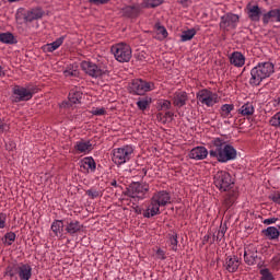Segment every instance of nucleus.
I'll return each instance as SVG.
<instances>
[{
  "label": "nucleus",
  "mask_w": 280,
  "mask_h": 280,
  "mask_svg": "<svg viewBox=\"0 0 280 280\" xmlns=\"http://www.w3.org/2000/svg\"><path fill=\"white\" fill-rule=\"evenodd\" d=\"M209 154L211 159H217L219 163H229L237 159V150L224 138H213L209 143Z\"/></svg>",
  "instance_id": "1"
},
{
  "label": "nucleus",
  "mask_w": 280,
  "mask_h": 280,
  "mask_svg": "<svg viewBox=\"0 0 280 280\" xmlns=\"http://www.w3.org/2000/svg\"><path fill=\"white\" fill-rule=\"evenodd\" d=\"M172 203V195L167 190L155 191L143 211V218H154L161 215V208Z\"/></svg>",
  "instance_id": "2"
},
{
  "label": "nucleus",
  "mask_w": 280,
  "mask_h": 280,
  "mask_svg": "<svg viewBox=\"0 0 280 280\" xmlns=\"http://www.w3.org/2000/svg\"><path fill=\"white\" fill-rule=\"evenodd\" d=\"M275 73V65L270 61L259 62L250 70L249 84L259 86L266 78H270Z\"/></svg>",
  "instance_id": "3"
},
{
  "label": "nucleus",
  "mask_w": 280,
  "mask_h": 280,
  "mask_svg": "<svg viewBox=\"0 0 280 280\" xmlns=\"http://www.w3.org/2000/svg\"><path fill=\"white\" fill-rule=\"evenodd\" d=\"M34 95H36V88L30 85H14L11 100L13 103L19 104V102H30Z\"/></svg>",
  "instance_id": "4"
},
{
  "label": "nucleus",
  "mask_w": 280,
  "mask_h": 280,
  "mask_svg": "<svg viewBox=\"0 0 280 280\" xmlns=\"http://www.w3.org/2000/svg\"><path fill=\"white\" fill-rule=\"evenodd\" d=\"M110 51L117 62H130V59L132 58V48L126 43L113 45Z\"/></svg>",
  "instance_id": "5"
},
{
  "label": "nucleus",
  "mask_w": 280,
  "mask_h": 280,
  "mask_svg": "<svg viewBox=\"0 0 280 280\" xmlns=\"http://www.w3.org/2000/svg\"><path fill=\"white\" fill-rule=\"evenodd\" d=\"M81 69L84 71V73H86V75H90V78L97 79L108 75V68L102 65H97L93 61H82Z\"/></svg>",
  "instance_id": "6"
},
{
  "label": "nucleus",
  "mask_w": 280,
  "mask_h": 280,
  "mask_svg": "<svg viewBox=\"0 0 280 280\" xmlns=\"http://www.w3.org/2000/svg\"><path fill=\"white\" fill-rule=\"evenodd\" d=\"M148 194H150V184L145 182L132 183L127 190V196L137 200H145Z\"/></svg>",
  "instance_id": "7"
},
{
  "label": "nucleus",
  "mask_w": 280,
  "mask_h": 280,
  "mask_svg": "<svg viewBox=\"0 0 280 280\" xmlns=\"http://www.w3.org/2000/svg\"><path fill=\"white\" fill-rule=\"evenodd\" d=\"M133 152L135 148L129 144L121 148H116L113 150L112 161L115 163V165H125V163H128V161L132 159Z\"/></svg>",
  "instance_id": "8"
},
{
  "label": "nucleus",
  "mask_w": 280,
  "mask_h": 280,
  "mask_svg": "<svg viewBox=\"0 0 280 280\" xmlns=\"http://www.w3.org/2000/svg\"><path fill=\"white\" fill-rule=\"evenodd\" d=\"M213 183L220 191H229L233 187L234 182L231 174L226 171H219L214 174Z\"/></svg>",
  "instance_id": "9"
},
{
  "label": "nucleus",
  "mask_w": 280,
  "mask_h": 280,
  "mask_svg": "<svg viewBox=\"0 0 280 280\" xmlns=\"http://www.w3.org/2000/svg\"><path fill=\"white\" fill-rule=\"evenodd\" d=\"M155 86L153 82H148L142 79H135L130 85V92L133 95H145L149 91H154Z\"/></svg>",
  "instance_id": "10"
},
{
  "label": "nucleus",
  "mask_w": 280,
  "mask_h": 280,
  "mask_svg": "<svg viewBox=\"0 0 280 280\" xmlns=\"http://www.w3.org/2000/svg\"><path fill=\"white\" fill-rule=\"evenodd\" d=\"M197 101L200 102V104L203 106H215V104H218V94L203 89L197 93Z\"/></svg>",
  "instance_id": "11"
},
{
  "label": "nucleus",
  "mask_w": 280,
  "mask_h": 280,
  "mask_svg": "<svg viewBox=\"0 0 280 280\" xmlns=\"http://www.w3.org/2000/svg\"><path fill=\"white\" fill-rule=\"evenodd\" d=\"M237 23H240V15L226 13L221 16L220 28L224 32H229L230 30H235Z\"/></svg>",
  "instance_id": "12"
},
{
  "label": "nucleus",
  "mask_w": 280,
  "mask_h": 280,
  "mask_svg": "<svg viewBox=\"0 0 280 280\" xmlns=\"http://www.w3.org/2000/svg\"><path fill=\"white\" fill-rule=\"evenodd\" d=\"M77 154H90L93 152V143L91 140L81 139L74 143Z\"/></svg>",
  "instance_id": "13"
},
{
  "label": "nucleus",
  "mask_w": 280,
  "mask_h": 280,
  "mask_svg": "<svg viewBox=\"0 0 280 280\" xmlns=\"http://www.w3.org/2000/svg\"><path fill=\"white\" fill-rule=\"evenodd\" d=\"M242 261L237 256H228L223 262V268L228 272H237Z\"/></svg>",
  "instance_id": "14"
},
{
  "label": "nucleus",
  "mask_w": 280,
  "mask_h": 280,
  "mask_svg": "<svg viewBox=\"0 0 280 280\" xmlns=\"http://www.w3.org/2000/svg\"><path fill=\"white\" fill-rule=\"evenodd\" d=\"M45 15V11L42 8H33L24 13L25 23H32V21H38V19H43Z\"/></svg>",
  "instance_id": "15"
},
{
  "label": "nucleus",
  "mask_w": 280,
  "mask_h": 280,
  "mask_svg": "<svg viewBox=\"0 0 280 280\" xmlns=\"http://www.w3.org/2000/svg\"><path fill=\"white\" fill-rule=\"evenodd\" d=\"M188 156L194 161H205L209 156V151L205 147H196L190 150Z\"/></svg>",
  "instance_id": "16"
},
{
  "label": "nucleus",
  "mask_w": 280,
  "mask_h": 280,
  "mask_svg": "<svg viewBox=\"0 0 280 280\" xmlns=\"http://www.w3.org/2000/svg\"><path fill=\"white\" fill-rule=\"evenodd\" d=\"M246 11H247L248 19L254 21V23H259L261 19V9L259 8V5L248 3L246 5Z\"/></svg>",
  "instance_id": "17"
},
{
  "label": "nucleus",
  "mask_w": 280,
  "mask_h": 280,
  "mask_svg": "<svg viewBox=\"0 0 280 280\" xmlns=\"http://www.w3.org/2000/svg\"><path fill=\"white\" fill-rule=\"evenodd\" d=\"M79 165L82 170V172H86L88 174L91 172H95L97 164L95 163V160L92 156L83 158Z\"/></svg>",
  "instance_id": "18"
},
{
  "label": "nucleus",
  "mask_w": 280,
  "mask_h": 280,
  "mask_svg": "<svg viewBox=\"0 0 280 280\" xmlns=\"http://www.w3.org/2000/svg\"><path fill=\"white\" fill-rule=\"evenodd\" d=\"M188 100H189V96H187V92L177 91L174 93L173 104L177 108H183V106H185L187 104Z\"/></svg>",
  "instance_id": "19"
},
{
  "label": "nucleus",
  "mask_w": 280,
  "mask_h": 280,
  "mask_svg": "<svg viewBox=\"0 0 280 280\" xmlns=\"http://www.w3.org/2000/svg\"><path fill=\"white\" fill-rule=\"evenodd\" d=\"M141 14V5L133 4L128 5L122 9V16H127V19H137Z\"/></svg>",
  "instance_id": "20"
},
{
  "label": "nucleus",
  "mask_w": 280,
  "mask_h": 280,
  "mask_svg": "<svg viewBox=\"0 0 280 280\" xmlns=\"http://www.w3.org/2000/svg\"><path fill=\"white\" fill-rule=\"evenodd\" d=\"M230 62L234 67H244V65H246V57H244L240 51H234L230 56Z\"/></svg>",
  "instance_id": "21"
},
{
  "label": "nucleus",
  "mask_w": 280,
  "mask_h": 280,
  "mask_svg": "<svg viewBox=\"0 0 280 280\" xmlns=\"http://www.w3.org/2000/svg\"><path fill=\"white\" fill-rule=\"evenodd\" d=\"M18 275L20 280H31L32 279V266L21 265L18 267Z\"/></svg>",
  "instance_id": "22"
},
{
  "label": "nucleus",
  "mask_w": 280,
  "mask_h": 280,
  "mask_svg": "<svg viewBox=\"0 0 280 280\" xmlns=\"http://www.w3.org/2000/svg\"><path fill=\"white\" fill-rule=\"evenodd\" d=\"M270 19H276V21L280 23V9H273L265 13L262 15V23L268 25V23H270Z\"/></svg>",
  "instance_id": "23"
},
{
  "label": "nucleus",
  "mask_w": 280,
  "mask_h": 280,
  "mask_svg": "<svg viewBox=\"0 0 280 280\" xmlns=\"http://www.w3.org/2000/svg\"><path fill=\"white\" fill-rule=\"evenodd\" d=\"M233 110H235V105L233 104H223L220 108V115L222 119H231L233 117Z\"/></svg>",
  "instance_id": "24"
},
{
  "label": "nucleus",
  "mask_w": 280,
  "mask_h": 280,
  "mask_svg": "<svg viewBox=\"0 0 280 280\" xmlns=\"http://www.w3.org/2000/svg\"><path fill=\"white\" fill-rule=\"evenodd\" d=\"M82 231V225L80 221L72 220L66 226V232L68 235H75V233H80Z\"/></svg>",
  "instance_id": "25"
},
{
  "label": "nucleus",
  "mask_w": 280,
  "mask_h": 280,
  "mask_svg": "<svg viewBox=\"0 0 280 280\" xmlns=\"http://www.w3.org/2000/svg\"><path fill=\"white\" fill-rule=\"evenodd\" d=\"M262 235L267 237V240H279L280 231L276 226H268L267 229L261 231Z\"/></svg>",
  "instance_id": "26"
},
{
  "label": "nucleus",
  "mask_w": 280,
  "mask_h": 280,
  "mask_svg": "<svg viewBox=\"0 0 280 280\" xmlns=\"http://www.w3.org/2000/svg\"><path fill=\"white\" fill-rule=\"evenodd\" d=\"M257 252H253L250 249H245L244 252V261L247 266H255L257 264Z\"/></svg>",
  "instance_id": "27"
},
{
  "label": "nucleus",
  "mask_w": 280,
  "mask_h": 280,
  "mask_svg": "<svg viewBox=\"0 0 280 280\" xmlns=\"http://www.w3.org/2000/svg\"><path fill=\"white\" fill-rule=\"evenodd\" d=\"M65 36H61L59 38H57L55 42L50 43V44H46L44 46V51H48L49 54H51L52 51H56V49H58L62 43H65Z\"/></svg>",
  "instance_id": "28"
},
{
  "label": "nucleus",
  "mask_w": 280,
  "mask_h": 280,
  "mask_svg": "<svg viewBox=\"0 0 280 280\" xmlns=\"http://www.w3.org/2000/svg\"><path fill=\"white\" fill-rule=\"evenodd\" d=\"M68 98L71 104H80V101L82 100V93L80 90H78V88L72 89L69 92Z\"/></svg>",
  "instance_id": "29"
},
{
  "label": "nucleus",
  "mask_w": 280,
  "mask_h": 280,
  "mask_svg": "<svg viewBox=\"0 0 280 280\" xmlns=\"http://www.w3.org/2000/svg\"><path fill=\"white\" fill-rule=\"evenodd\" d=\"M50 229L56 237H59V235H62V229H65V223L62 222V220H55L51 223Z\"/></svg>",
  "instance_id": "30"
},
{
  "label": "nucleus",
  "mask_w": 280,
  "mask_h": 280,
  "mask_svg": "<svg viewBox=\"0 0 280 280\" xmlns=\"http://www.w3.org/2000/svg\"><path fill=\"white\" fill-rule=\"evenodd\" d=\"M240 115H243V117H248L255 113V106H253V103H245L240 109Z\"/></svg>",
  "instance_id": "31"
},
{
  "label": "nucleus",
  "mask_w": 280,
  "mask_h": 280,
  "mask_svg": "<svg viewBox=\"0 0 280 280\" xmlns=\"http://www.w3.org/2000/svg\"><path fill=\"white\" fill-rule=\"evenodd\" d=\"M167 244L171 247V250H173V253H177L178 252V234L176 233L168 234Z\"/></svg>",
  "instance_id": "32"
},
{
  "label": "nucleus",
  "mask_w": 280,
  "mask_h": 280,
  "mask_svg": "<svg viewBox=\"0 0 280 280\" xmlns=\"http://www.w3.org/2000/svg\"><path fill=\"white\" fill-rule=\"evenodd\" d=\"M0 43L4 45H14L16 43V38L12 33H0Z\"/></svg>",
  "instance_id": "33"
},
{
  "label": "nucleus",
  "mask_w": 280,
  "mask_h": 280,
  "mask_svg": "<svg viewBox=\"0 0 280 280\" xmlns=\"http://www.w3.org/2000/svg\"><path fill=\"white\" fill-rule=\"evenodd\" d=\"M63 75L66 78H78L80 75V71L78 70V66H68L63 71Z\"/></svg>",
  "instance_id": "34"
},
{
  "label": "nucleus",
  "mask_w": 280,
  "mask_h": 280,
  "mask_svg": "<svg viewBox=\"0 0 280 280\" xmlns=\"http://www.w3.org/2000/svg\"><path fill=\"white\" fill-rule=\"evenodd\" d=\"M196 28H189L187 31H183L180 35L182 43H187V40H191L194 36H196Z\"/></svg>",
  "instance_id": "35"
},
{
  "label": "nucleus",
  "mask_w": 280,
  "mask_h": 280,
  "mask_svg": "<svg viewBox=\"0 0 280 280\" xmlns=\"http://www.w3.org/2000/svg\"><path fill=\"white\" fill-rule=\"evenodd\" d=\"M136 104L139 110H145L150 108V104H152V98L151 97L140 98Z\"/></svg>",
  "instance_id": "36"
},
{
  "label": "nucleus",
  "mask_w": 280,
  "mask_h": 280,
  "mask_svg": "<svg viewBox=\"0 0 280 280\" xmlns=\"http://www.w3.org/2000/svg\"><path fill=\"white\" fill-rule=\"evenodd\" d=\"M260 279L259 280H276L275 275L268 268H260L259 269Z\"/></svg>",
  "instance_id": "37"
},
{
  "label": "nucleus",
  "mask_w": 280,
  "mask_h": 280,
  "mask_svg": "<svg viewBox=\"0 0 280 280\" xmlns=\"http://www.w3.org/2000/svg\"><path fill=\"white\" fill-rule=\"evenodd\" d=\"M235 199H236V195L235 192H229L223 201L224 207H226V209H231V207H233V205L235 203Z\"/></svg>",
  "instance_id": "38"
},
{
  "label": "nucleus",
  "mask_w": 280,
  "mask_h": 280,
  "mask_svg": "<svg viewBox=\"0 0 280 280\" xmlns=\"http://www.w3.org/2000/svg\"><path fill=\"white\" fill-rule=\"evenodd\" d=\"M165 0H142L143 8H159Z\"/></svg>",
  "instance_id": "39"
},
{
  "label": "nucleus",
  "mask_w": 280,
  "mask_h": 280,
  "mask_svg": "<svg viewBox=\"0 0 280 280\" xmlns=\"http://www.w3.org/2000/svg\"><path fill=\"white\" fill-rule=\"evenodd\" d=\"M158 108L160 110H170V108H172V102L161 98L158 101Z\"/></svg>",
  "instance_id": "40"
},
{
  "label": "nucleus",
  "mask_w": 280,
  "mask_h": 280,
  "mask_svg": "<svg viewBox=\"0 0 280 280\" xmlns=\"http://www.w3.org/2000/svg\"><path fill=\"white\" fill-rule=\"evenodd\" d=\"M15 240L16 234L14 232H9L4 235L3 243L7 244V246H12Z\"/></svg>",
  "instance_id": "41"
},
{
  "label": "nucleus",
  "mask_w": 280,
  "mask_h": 280,
  "mask_svg": "<svg viewBox=\"0 0 280 280\" xmlns=\"http://www.w3.org/2000/svg\"><path fill=\"white\" fill-rule=\"evenodd\" d=\"M270 126L272 128H280V112H277L270 119H269Z\"/></svg>",
  "instance_id": "42"
},
{
  "label": "nucleus",
  "mask_w": 280,
  "mask_h": 280,
  "mask_svg": "<svg viewBox=\"0 0 280 280\" xmlns=\"http://www.w3.org/2000/svg\"><path fill=\"white\" fill-rule=\"evenodd\" d=\"M224 235H226V224H221L215 236L217 242H222V240H224Z\"/></svg>",
  "instance_id": "43"
},
{
  "label": "nucleus",
  "mask_w": 280,
  "mask_h": 280,
  "mask_svg": "<svg viewBox=\"0 0 280 280\" xmlns=\"http://www.w3.org/2000/svg\"><path fill=\"white\" fill-rule=\"evenodd\" d=\"M16 272L19 273V266L14 265V266H9L5 269V275L8 277H15Z\"/></svg>",
  "instance_id": "44"
},
{
  "label": "nucleus",
  "mask_w": 280,
  "mask_h": 280,
  "mask_svg": "<svg viewBox=\"0 0 280 280\" xmlns=\"http://www.w3.org/2000/svg\"><path fill=\"white\" fill-rule=\"evenodd\" d=\"M85 194L89 196V198H92V200H95V198H100L101 196L100 191L95 189H89Z\"/></svg>",
  "instance_id": "45"
},
{
  "label": "nucleus",
  "mask_w": 280,
  "mask_h": 280,
  "mask_svg": "<svg viewBox=\"0 0 280 280\" xmlns=\"http://www.w3.org/2000/svg\"><path fill=\"white\" fill-rule=\"evenodd\" d=\"M92 115H95L96 117H102V115H106V109L104 107L101 108H94L92 109Z\"/></svg>",
  "instance_id": "46"
},
{
  "label": "nucleus",
  "mask_w": 280,
  "mask_h": 280,
  "mask_svg": "<svg viewBox=\"0 0 280 280\" xmlns=\"http://www.w3.org/2000/svg\"><path fill=\"white\" fill-rule=\"evenodd\" d=\"M156 257L158 259H161L162 261H164V259H167V256H165V250L159 248L156 250Z\"/></svg>",
  "instance_id": "47"
},
{
  "label": "nucleus",
  "mask_w": 280,
  "mask_h": 280,
  "mask_svg": "<svg viewBox=\"0 0 280 280\" xmlns=\"http://www.w3.org/2000/svg\"><path fill=\"white\" fill-rule=\"evenodd\" d=\"M5 220H8V215L5 213H0V229H5Z\"/></svg>",
  "instance_id": "48"
},
{
  "label": "nucleus",
  "mask_w": 280,
  "mask_h": 280,
  "mask_svg": "<svg viewBox=\"0 0 280 280\" xmlns=\"http://www.w3.org/2000/svg\"><path fill=\"white\" fill-rule=\"evenodd\" d=\"M271 266H272V268H277V266H280V255H277V256L272 257Z\"/></svg>",
  "instance_id": "49"
},
{
  "label": "nucleus",
  "mask_w": 280,
  "mask_h": 280,
  "mask_svg": "<svg viewBox=\"0 0 280 280\" xmlns=\"http://www.w3.org/2000/svg\"><path fill=\"white\" fill-rule=\"evenodd\" d=\"M158 34H161L163 38H167V30L165 26H158Z\"/></svg>",
  "instance_id": "50"
},
{
  "label": "nucleus",
  "mask_w": 280,
  "mask_h": 280,
  "mask_svg": "<svg viewBox=\"0 0 280 280\" xmlns=\"http://www.w3.org/2000/svg\"><path fill=\"white\" fill-rule=\"evenodd\" d=\"M8 130H10V125L0 120V132H8Z\"/></svg>",
  "instance_id": "51"
},
{
  "label": "nucleus",
  "mask_w": 280,
  "mask_h": 280,
  "mask_svg": "<svg viewBox=\"0 0 280 280\" xmlns=\"http://www.w3.org/2000/svg\"><path fill=\"white\" fill-rule=\"evenodd\" d=\"M278 218H269V219H265L262 221V224H267V225H270V224H276L278 222Z\"/></svg>",
  "instance_id": "52"
},
{
  "label": "nucleus",
  "mask_w": 280,
  "mask_h": 280,
  "mask_svg": "<svg viewBox=\"0 0 280 280\" xmlns=\"http://www.w3.org/2000/svg\"><path fill=\"white\" fill-rule=\"evenodd\" d=\"M270 199L272 200V202L280 205V192H275L273 195L270 196Z\"/></svg>",
  "instance_id": "53"
},
{
  "label": "nucleus",
  "mask_w": 280,
  "mask_h": 280,
  "mask_svg": "<svg viewBox=\"0 0 280 280\" xmlns=\"http://www.w3.org/2000/svg\"><path fill=\"white\" fill-rule=\"evenodd\" d=\"M94 5H104V3H108L109 0H89Z\"/></svg>",
  "instance_id": "54"
},
{
  "label": "nucleus",
  "mask_w": 280,
  "mask_h": 280,
  "mask_svg": "<svg viewBox=\"0 0 280 280\" xmlns=\"http://www.w3.org/2000/svg\"><path fill=\"white\" fill-rule=\"evenodd\" d=\"M280 104V97H277L276 100H273V106H279Z\"/></svg>",
  "instance_id": "55"
},
{
  "label": "nucleus",
  "mask_w": 280,
  "mask_h": 280,
  "mask_svg": "<svg viewBox=\"0 0 280 280\" xmlns=\"http://www.w3.org/2000/svg\"><path fill=\"white\" fill-rule=\"evenodd\" d=\"M110 186H112V187H118L117 180H116V179H113V180L110 182Z\"/></svg>",
  "instance_id": "56"
},
{
  "label": "nucleus",
  "mask_w": 280,
  "mask_h": 280,
  "mask_svg": "<svg viewBox=\"0 0 280 280\" xmlns=\"http://www.w3.org/2000/svg\"><path fill=\"white\" fill-rule=\"evenodd\" d=\"M2 75H5V72L3 71V67L0 66V78H1Z\"/></svg>",
  "instance_id": "57"
},
{
  "label": "nucleus",
  "mask_w": 280,
  "mask_h": 280,
  "mask_svg": "<svg viewBox=\"0 0 280 280\" xmlns=\"http://www.w3.org/2000/svg\"><path fill=\"white\" fill-rule=\"evenodd\" d=\"M136 213H141V208L137 207L136 208Z\"/></svg>",
  "instance_id": "58"
},
{
  "label": "nucleus",
  "mask_w": 280,
  "mask_h": 280,
  "mask_svg": "<svg viewBox=\"0 0 280 280\" xmlns=\"http://www.w3.org/2000/svg\"><path fill=\"white\" fill-rule=\"evenodd\" d=\"M9 1V3H16V1H19V0H8Z\"/></svg>",
  "instance_id": "59"
},
{
  "label": "nucleus",
  "mask_w": 280,
  "mask_h": 280,
  "mask_svg": "<svg viewBox=\"0 0 280 280\" xmlns=\"http://www.w3.org/2000/svg\"><path fill=\"white\" fill-rule=\"evenodd\" d=\"M144 176L148 174V170L143 168Z\"/></svg>",
  "instance_id": "60"
}]
</instances>
